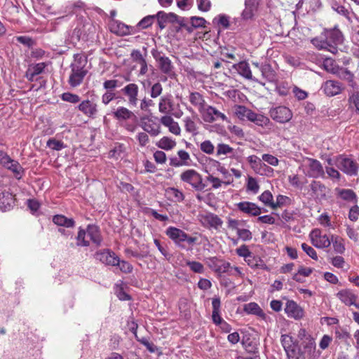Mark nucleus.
<instances>
[{
  "mask_svg": "<svg viewBox=\"0 0 359 359\" xmlns=\"http://www.w3.org/2000/svg\"><path fill=\"white\" fill-rule=\"evenodd\" d=\"M158 111L165 116H173L175 118H180L183 111L179 103H175L173 97L170 94L161 96L158 102Z\"/></svg>",
  "mask_w": 359,
  "mask_h": 359,
  "instance_id": "obj_3",
  "label": "nucleus"
},
{
  "mask_svg": "<svg viewBox=\"0 0 359 359\" xmlns=\"http://www.w3.org/2000/svg\"><path fill=\"white\" fill-rule=\"evenodd\" d=\"M189 100L192 105L196 107L200 111L204 109L205 100L199 93L192 92L189 95Z\"/></svg>",
  "mask_w": 359,
  "mask_h": 359,
  "instance_id": "obj_37",
  "label": "nucleus"
},
{
  "mask_svg": "<svg viewBox=\"0 0 359 359\" xmlns=\"http://www.w3.org/2000/svg\"><path fill=\"white\" fill-rule=\"evenodd\" d=\"M222 260V259H219L216 256L209 257L204 259L205 264L215 273H216L218 266Z\"/></svg>",
  "mask_w": 359,
  "mask_h": 359,
  "instance_id": "obj_50",
  "label": "nucleus"
},
{
  "mask_svg": "<svg viewBox=\"0 0 359 359\" xmlns=\"http://www.w3.org/2000/svg\"><path fill=\"white\" fill-rule=\"evenodd\" d=\"M311 189L317 198L320 200L326 198L328 189L320 182L313 181L311 184Z\"/></svg>",
  "mask_w": 359,
  "mask_h": 359,
  "instance_id": "obj_31",
  "label": "nucleus"
},
{
  "mask_svg": "<svg viewBox=\"0 0 359 359\" xmlns=\"http://www.w3.org/2000/svg\"><path fill=\"white\" fill-rule=\"evenodd\" d=\"M160 122L164 126L168 127L169 131L174 135H179L181 133L180 127L177 122L175 121L170 116H163Z\"/></svg>",
  "mask_w": 359,
  "mask_h": 359,
  "instance_id": "obj_29",
  "label": "nucleus"
},
{
  "mask_svg": "<svg viewBox=\"0 0 359 359\" xmlns=\"http://www.w3.org/2000/svg\"><path fill=\"white\" fill-rule=\"evenodd\" d=\"M334 193L337 197L347 202L356 203L358 197L352 189L335 188Z\"/></svg>",
  "mask_w": 359,
  "mask_h": 359,
  "instance_id": "obj_28",
  "label": "nucleus"
},
{
  "mask_svg": "<svg viewBox=\"0 0 359 359\" xmlns=\"http://www.w3.org/2000/svg\"><path fill=\"white\" fill-rule=\"evenodd\" d=\"M257 0H245V8L242 13V17L245 20L251 19L254 15V5Z\"/></svg>",
  "mask_w": 359,
  "mask_h": 359,
  "instance_id": "obj_43",
  "label": "nucleus"
},
{
  "mask_svg": "<svg viewBox=\"0 0 359 359\" xmlns=\"http://www.w3.org/2000/svg\"><path fill=\"white\" fill-rule=\"evenodd\" d=\"M86 62L83 56L79 54L74 55V62L70 65L71 73L68 80L71 87L76 88L82 83L88 73L85 68Z\"/></svg>",
  "mask_w": 359,
  "mask_h": 359,
  "instance_id": "obj_2",
  "label": "nucleus"
},
{
  "mask_svg": "<svg viewBox=\"0 0 359 359\" xmlns=\"http://www.w3.org/2000/svg\"><path fill=\"white\" fill-rule=\"evenodd\" d=\"M128 100L130 107H135L138 103L139 87L135 83H130L125 86L120 91Z\"/></svg>",
  "mask_w": 359,
  "mask_h": 359,
  "instance_id": "obj_11",
  "label": "nucleus"
},
{
  "mask_svg": "<svg viewBox=\"0 0 359 359\" xmlns=\"http://www.w3.org/2000/svg\"><path fill=\"white\" fill-rule=\"evenodd\" d=\"M344 36L338 26L325 28L320 35L311 39V43L318 50H324L337 54L338 47L343 44Z\"/></svg>",
  "mask_w": 359,
  "mask_h": 359,
  "instance_id": "obj_1",
  "label": "nucleus"
},
{
  "mask_svg": "<svg viewBox=\"0 0 359 359\" xmlns=\"http://www.w3.org/2000/svg\"><path fill=\"white\" fill-rule=\"evenodd\" d=\"M235 67L237 69L238 74L248 80H252L264 84V83L259 81L255 76H252V71L248 62L245 61L240 62L236 65Z\"/></svg>",
  "mask_w": 359,
  "mask_h": 359,
  "instance_id": "obj_26",
  "label": "nucleus"
},
{
  "mask_svg": "<svg viewBox=\"0 0 359 359\" xmlns=\"http://www.w3.org/2000/svg\"><path fill=\"white\" fill-rule=\"evenodd\" d=\"M206 20L202 17L193 16L187 18L186 26L184 27L189 32H192L194 28L205 27Z\"/></svg>",
  "mask_w": 359,
  "mask_h": 359,
  "instance_id": "obj_32",
  "label": "nucleus"
},
{
  "mask_svg": "<svg viewBox=\"0 0 359 359\" xmlns=\"http://www.w3.org/2000/svg\"><path fill=\"white\" fill-rule=\"evenodd\" d=\"M114 117L119 122L126 121L128 120H136L135 114L125 107H118L113 111Z\"/></svg>",
  "mask_w": 359,
  "mask_h": 359,
  "instance_id": "obj_21",
  "label": "nucleus"
},
{
  "mask_svg": "<svg viewBox=\"0 0 359 359\" xmlns=\"http://www.w3.org/2000/svg\"><path fill=\"white\" fill-rule=\"evenodd\" d=\"M288 359H304L303 352L301 351L300 347L297 345L294 348H292L285 351Z\"/></svg>",
  "mask_w": 359,
  "mask_h": 359,
  "instance_id": "obj_47",
  "label": "nucleus"
},
{
  "mask_svg": "<svg viewBox=\"0 0 359 359\" xmlns=\"http://www.w3.org/2000/svg\"><path fill=\"white\" fill-rule=\"evenodd\" d=\"M344 87L341 82L334 80H327L321 86L322 90L328 97H333L339 95Z\"/></svg>",
  "mask_w": 359,
  "mask_h": 359,
  "instance_id": "obj_13",
  "label": "nucleus"
},
{
  "mask_svg": "<svg viewBox=\"0 0 359 359\" xmlns=\"http://www.w3.org/2000/svg\"><path fill=\"white\" fill-rule=\"evenodd\" d=\"M313 272V269L311 268L300 266L298 269L297 273H295L293 276V279L296 281L301 282L302 280L299 278V276H303L304 277L309 276Z\"/></svg>",
  "mask_w": 359,
  "mask_h": 359,
  "instance_id": "obj_60",
  "label": "nucleus"
},
{
  "mask_svg": "<svg viewBox=\"0 0 359 359\" xmlns=\"http://www.w3.org/2000/svg\"><path fill=\"white\" fill-rule=\"evenodd\" d=\"M280 341L285 351L297 345L294 343L293 338L288 334H283L280 338Z\"/></svg>",
  "mask_w": 359,
  "mask_h": 359,
  "instance_id": "obj_51",
  "label": "nucleus"
},
{
  "mask_svg": "<svg viewBox=\"0 0 359 359\" xmlns=\"http://www.w3.org/2000/svg\"><path fill=\"white\" fill-rule=\"evenodd\" d=\"M156 18L158 21V25L161 29H163L165 27V25L168 22H177L181 27L186 26V22L187 21V18L180 17L174 13H166L164 11H158L156 15Z\"/></svg>",
  "mask_w": 359,
  "mask_h": 359,
  "instance_id": "obj_6",
  "label": "nucleus"
},
{
  "mask_svg": "<svg viewBox=\"0 0 359 359\" xmlns=\"http://www.w3.org/2000/svg\"><path fill=\"white\" fill-rule=\"evenodd\" d=\"M95 257L96 259L107 265L116 266L118 264V257L109 250L98 251L95 253Z\"/></svg>",
  "mask_w": 359,
  "mask_h": 359,
  "instance_id": "obj_16",
  "label": "nucleus"
},
{
  "mask_svg": "<svg viewBox=\"0 0 359 359\" xmlns=\"http://www.w3.org/2000/svg\"><path fill=\"white\" fill-rule=\"evenodd\" d=\"M87 237V232L84 229H81V227L79 228L78 235L76 236V245L78 246H83L86 247L90 245L89 241L86 239Z\"/></svg>",
  "mask_w": 359,
  "mask_h": 359,
  "instance_id": "obj_53",
  "label": "nucleus"
},
{
  "mask_svg": "<svg viewBox=\"0 0 359 359\" xmlns=\"http://www.w3.org/2000/svg\"><path fill=\"white\" fill-rule=\"evenodd\" d=\"M245 262L250 266L251 268H259L262 266V261L258 257L255 256L252 253L250 255V257H248L245 259Z\"/></svg>",
  "mask_w": 359,
  "mask_h": 359,
  "instance_id": "obj_62",
  "label": "nucleus"
},
{
  "mask_svg": "<svg viewBox=\"0 0 359 359\" xmlns=\"http://www.w3.org/2000/svg\"><path fill=\"white\" fill-rule=\"evenodd\" d=\"M14 203L13 196L8 192H3L0 194V210L5 212L10 210Z\"/></svg>",
  "mask_w": 359,
  "mask_h": 359,
  "instance_id": "obj_34",
  "label": "nucleus"
},
{
  "mask_svg": "<svg viewBox=\"0 0 359 359\" xmlns=\"http://www.w3.org/2000/svg\"><path fill=\"white\" fill-rule=\"evenodd\" d=\"M266 162L269 164L276 166L278 164V158H250V163L253 168L257 170V172L262 174L263 172H266L269 168L264 163V167L262 168V161Z\"/></svg>",
  "mask_w": 359,
  "mask_h": 359,
  "instance_id": "obj_19",
  "label": "nucleus"
},
{
  "mask_svg": "<svg viewBox=\"0 0 359 359\" xmlns=\"http://www.w3.org/2000/svg\"><path fill=\"white\" fill-rule=\"evenodd\" d=\"M229 17L225 14H219L214 18L212 22L219 27L226 29L230 26Z\"/></svg>",
  "mask_w": 359,
  "mask_h": 359,
  "instance_id": "obj_42",
  "label": "nucleus"
},
{
  "mask_svg": "<svg viewBox=\"0 0 359 359\" xmlns=\"http://www.w3.org/2000/svg\"><path fill=\"white\" fill-rule=\"evenodd\" d=\"M285 312L289 318L295 320H300L304 316V309L293 300L287 302Z\"/></svg>",
  "mask_w": 359,
  "mask_h": 359,
  "instance_id": "obj_15",
  "label": "nucleus"
},
{
  "mask_svg": "<svg viewBox=\"0 0 359 359\" xmlns=\"http://www.w3.org/2000/svg\"><path fill=\"white\" fill-rule=\"evenodd\" d=\"M167 198L173 202H182L184 199L183 193L179 189L174 187H169L165 190Z\"/></svg>",
  "mask_w": 359,
  "mask_h": 359,
  "instance_id": "obj_38",
  "label": "nucleus"
},
{
  "mask_svg": "<svg viewBox=\"0 0 359 359\" xmlns=\"http://www.w3.org/2000/svg\"><path fill=\"white\" fill-rule=\"evenodd\" d=\"M151 53L158 62L161 72L171 77L174 74V67L170 58L157 49H152Z\"/></svg>",
  "mask_w": 359,
  "mask_h": 359,
  "instance_id": "obj_5",
  "label": "nucleus"
},
{
  "mask_svg": "<svg viewBox=\"0 0 359 359\" xmlns=\"http://www.w3.org/2000/svg\"><path fill=\"white\" fill-rule=\"evenodd\" d=\"M252 65L261 74L262 79L265 81L274 82L276 81V72L269 63L252 61Z\"/></svg>",
  "mask_w": 359,
  "mask_h": 359,
  "instance_id": "obj_10",
  "label": "nucleus"
},
{
  "mask_svg": "<svg viewBox=\"0 0 359 359\" xmlns=\"http://www.w3.org/2000/svg\"><path fill=\"white\" fill-rule=\"evenodd\" d=\"M141 126L145 132L152 136H157L161 132L159 123L149 117L142 118Z\"/></svg>",
  "mask_w": 359,
  "mask_h": 359,
  "instance_id": "obj_20",
  "label": "nucleus"
},
{
  "mask_svg": "<svg viewBox=\"0 0 359 359\" xmlns=\"http://www.w3.org/2000/svg\"><path fill=\"white\" fill-rule=\"evenodd\" d=\"M244 311L248 314H253L259 317L264 316L260 306L255 302H250L244 305Z\"/></svg>",
  "mask_w": 359,
  "mask_h": 359,
  "instance_id": "obj_41",
  "label": "nucleus"
},
{
  "mask_svg": "<svg viewBox=\"0 0 359 359\" xmlns=\"http://www.w3.org/2000/svg\"><path fill=\"white\" fill-rule=\"evenodd\" d=\"M1 163L6 168L10 170L15 178L19 180L22 177L24 170L20 164L13 158H1Z\"/></svg>",
  "mask_w": 359,
  "mask_h": 359,
  "instance_id": "obj_18",
  "label": "nucleus"
},
{
  "mask_svg": "<svg viewBox=\"0 0 359 359\" xmlns=\"http://www.w3.org/2000/svg\"><path fill=\"white\" fill-rule=\"evenodd\" d=\"M239 210L252 216H258L262 212V209L254 203L243 201L237 204Z\"/></svg>",
  "mask_w": 359,
  "mask_h": 359,
  "instance_id": "obj_22",
  "label": "nucleus"
},
{
  "mask_svg": "<svg viewBox=\"0 0 359 359\" xmlns=\"http://www.w3.org/2000/svg\"><path fill=\"white\" fill-rule=\"evenodd\" d=\"M187 266H188L190 270L196 273H203L205 272L204 266L199 262L196 261H187Z\"/></svg>",
  "mask_w": 359,
  "mask_h": 359,
  "instance_id": "obj_54",
  "label": "nucleus"
},
{
  "mask_svg": "<svg viewBox=\"0 0 359 359\" xmlns=\"http://www.w3.org/2000/svg\"><path fill=\"white\" fill-rule=\"evenodd\" d=\"M290 86L287 82H280L276 85V90L278 95L285 96L290 93Z\"/></svg>",
  "mask_w": 359,
  "mask_h": 359,
  "instance_id": "obj_63",
  "label": "nucleus"
},
{
  "mask_svg": "<svg viewBox=\"0 0 359 359\" xmlns=\"http://www.w3.org/2000/svg\"><path fill=\"white\" fill-rule=\"evenodd\" d=\"M110 157H123L126 156V147L123 144L116 143L110 150Z\"/></svg>",
  "mask_w": 359,
  "mask_h": 359,
  "instance_id": "obj_49",
  "label": "nucleus"
},
{
  "mask_svg": "<svg viewBox=\"0 0 359 359\" xmlns=\"http://www.w3.org/2000/svg\"><path fill=\"white\" fill-rule=\"evenodd\" d=\"M339 168L345 173L349 175L357 174L358 165L353 158H340Z\"/></svg>",
  "mask_w": 359,
  "mask_h": 359,
  "instance_id": "obj_23",
  "label": "nucleus"
},
{
  "mask_svg": "<svg viewBox=\"0 0 359 359\" xmlns=\"http://www.w3.org/2000/svg\"><path fill=\"white\" fill-rule=\"evenodd\" d=\"M337 297L346 306L355 304L358 296L355 294L351 290H341L337 293Z\"/></svg>",
  "mask_w": 359,
  "mask_h": 359,
  "instance_id": "obj_27",
  "label": "nucleus"
},
{
  "mask_svg": "<svg viewBox=\"0 0 359 359\" xmlns=\"http://www.w3.org/2000/svg\"><path fill=\"white\" fill-rule=\"evenodd\" d=\"M203 118L205 122L212 123L217 120L227 121L226 115L215 107L208 106L203 113Z\"/></svg>",
  "mask_w": 359,
  "mask_h": 359,
  "instance_id": "obj_17",
  "label": "nucleus"
},
{
  "mask_svg": "<svg viewBox=\"0 0 359 359\" xmlns=\"http://www.w3.org/2000/svg\"><path fill=\"white\" fill-rule=\"evenodd\" d=\"M201 163L205 164V170L209 173L217 170L220 168V163L213 158H201Z\"/></svg>",
  "mask_w": 359,
  "mask_h": 359,
  "instance_id": "obj_45",
  "label": "nucleus"
},
{
  "mask_svg": "<svg viewBox=\"0 0 359 359\" xmlns=\"http://www.w3.org/2000/svg\"><path fill=\"white\" fill-rule=\"evenodd\" d=\"M331 243H332L333 249L336 253L338 254H344L346 248L344 245V240L337 236V235H331Z\"/></svg>",
  "mask_w": 359,
  "mask_h": 359,
  "instance_id": "obj_40",
  "label": "nucleus"
},
{
  "mask_svg": "<svg viewBox=\"0 0 359 359\" xmlns=\"http://www.w3.org/2000/svg\"><path fill=\"white\" fill-rule=\"evenodd\" d=\"M77 109L86 116L91 118H95L98 112L97 104L90 100L81 102Z\"/></svg>",
  "mask_w": 359,
  "mask_h": 359,
  "instance_id": "obj_14",
  "label": "nucleus"
},
{
  "mask_svg": "<svg viewBox=\"0 0 359 359\" xmlns=\"http://www.w3.org/2000/svg\"><path fill=\"white\" fill-rule=\"evenodd\" d=\"M233 266H231V264L224 259H222L218 266L217 273L218 276H221L222 273H228L229 275L230 269H232Z\"/></svg>",
  "mask_w": 359,
  "mask_h": 359,
  "instance_id": "obj_59",
  "label": "nucleus"
},
{
  "mask_svg": "<svg viewBox=\"0 0 359 359\" xmlns=\"http://www.w3.org/2000/svg\"><path fill=\"white\" fill-rule=\"evenodd\" d=\"M324 69L331 74H335L339 68L336 62L331 58H326L323 63Z\"/></svg>",
  "mask_w": 359,
  "mask_h": 359,
  "instance_id": "obj_48",
  "label": "nucleus"
},
{
  "mask_svg": "<svg viewBox=\"0 0 359 359\" xmlns=\"http://www.w3.org/2000/svg\"><path fill=\"white\" fill-rule=\"evenodd\" d=\"M259 199L266 206L273 209V195L269 191H264L259 196Z\"/></svg>",
  "mask_w": 359,
  "mask_h": 359,
  "instance_id": "obj_57",
  "label": "nucleus"
},
{
  "mask_svg": "<svg viewBox=\"0 0 359 359\" xmlns=\"http://www.w3.org/2000/svg\"><path fill=\"white\" fill-rule=\"evenodd\" d=\"M185 130L195 136L198 134V128L195 121V117L187 116L183 119Z\"/></svg>",
  "mask_w": 359,
  "mask_h": 359,
  "instance_id": "obj_39",
  "label": "nucleus"
},
{
  "mask_svg": "<svg viewBox=\"0 0 359 359\" xmlns=\"http://www.w3.org/2000/svg\"><path fill=\"white\" fill-rule=\"evenodd\" d=\"M157 145L159 148L165 150H169L172 149L176 145V143L170 138L168 137H163L159 140Z\"/></svg>",
  "mask_w": 359,
  "mask_h": 359,
  "instance_id": "obj_56",
  "label": "nucleus"
},
{
  "mask_svg": "<svg viewBox=\"0 0 359 359\" xmlns=\"http://www.w3.org/2000/svg\"><path fill=\"white\" fill-rule=\"evenodd\" d=\"M311 243L317 248L324 249L330 246L331 237L323 234L319 229H314L309 234Z\"/></svg>",
  "mask_w": 359,
  "mask_h": 359,
  "instance_id": "obj_12",
  "label": "nucleus"
},
{
  "mask_svg": "<svg viewBox=\"0 0 359 359\" xmlns=\"http://www.w3.org/2000/svg\"><path fill=\"white\" fill-rule=\"evenodd\" d=\"M308 165L310 168V176L313 177H318L323 173V166L316 159L308 158Z\"/></svg>",
  "mask_w": 359,
  "mask_h": 359,
  "instance_id": "obj_35",
  "label": "nucleus"
},
{
  "mask_svg": "<svg viewBox=\"0 0 359 359\" xmlns=\"http://www.w3.org/2000/svg\"><path fill=\"white\" fill-rule=\"evenodd\" d=\"M110 31L119 36H126L131 33V27L124 23L112 20L109 25Z\"/></svg>",
  "mask_w": 359,
  "mask_h": 359,
  "instance_id": "obj_25",
  "label": "nucleus"
},
{
  "mask_svg": "<svg viewBox=\"0 0 359 359\" xmlns=\"http://www.w3.org/2000/svg\"><path fill=\"white\" fill-rule=\"evenodd\" d=\"M212 319L216 325H219L224 320L220 316L221 301L219 297H214L212 299Z\"/></svg>",
  "mask_w": 359,
  "mask_h": 359,
  "instance_id": "obj_30",
  "label": "nucleus"
},
{
  "mask_svg": "<svg viewBox=\"0 0 359 359\" xmlns=\"http://www.w3.org/2000/svg\"><path fill=\"white\" fill-rule=\"evenodd\" d=\"M271 118L280 123H285L290 121L292 118V111L285 106H277L272 107L269 110Z\"/></svg>",
  "mask_w": 359,
  "mask_h": 359,
  "instance_id": "obj_9",
  "label": "nucleus"
},
{
  "mask_svg": "<svg viewBox=\"0 0 359 359\" xmlns=\"http://www.w3.org/2000/svg\"><path fill=\"white\" fill-rule=\"evenodd\" d=\"M55 224L67 228L74 227L75 222L72 218H67L62 215H56L53 218Z\"/></svg>",
  "mask_w": 359,
  "mask_h": 359,
  "instance_id": "obj_36",
  "label": "nucleus"
},
{
  "mask_svg": "<svg viewBox=\"0 0 359 359\" xmlns=\"http://www.w3.org/2000/svg\"><path fill=\"white\" fill-rule=\"evenodd\" d=\"M46 147L52 150L60 151L65 147V145L61 140L50 138L46 142Z\"/></svg>",
  "mask_w": 359,
  "mask_h": 359,
  "instance_id": "obj_52",
  "label": "nucleus"
},
{
  "mask_svg": "<svg viewBox=\"0 0 359 359\" xmlns=\"http://www.w3.org/2000/svg\"><path fill=\"white\" fill-rule=\"evenodd\" d=\"M201 224L208 229L218 230L223 224V221L215 214L212 212L201 213L198 216Z\"/></svg>",
  "mask_w": 359,
  "mask_h": 359,
  "instance_id": "obj_7",
  "label": "nucleus"
},
{
  "mask_svg": "<svg viewBox=\"0 0 359 359\" xmlns=\"http://www.w3.org/2000/svg\"><path fill=\"white\" fill-rule=\"evenodd\" d=\"M87 237H88L93 243L97 246H100L102 243V237L97 226L94 225H88L86 229Z\"/></svg>",
  "mask_w": 359,
  "mask_h": 359,
  "instance_id": "obj_33",
  "label": "nucleus"
},
{
  "mask_svg": "<svg viewBox=\"0 0 359 359\" xmlns=\"http://www.w3.org/2000/svg\"><path fill=\"white\" fill-rule=\"evenodd\" d=\"M60 98L62 100L72 104H77L81 101V98L78 95L69 92L63 93L60 95Z\"/></svg>",
  "mask_w": 359,
  "mask_h": 359,
  "instance_id": "obj_55",
  "label": "nucleus"
},
{
  "mask_svg": "<svg viewBox=\"0 0 359 359\" xmlns=\"http://www.w3.org/2000/svg\"><path fill=\"white\" fill-rule=\"evenodd\" d=\"M335 74L341 79L346 80L349 82L353 81V74L346 68L339 67Z\"/></svg>",
  "mask_w": 359,
  "mask_h": 359,
  "instance_id": "obj_58",
  "label": "nucleus"
},
{
  "mask_svg": "<svg viewBox=\"0 0 359 359\" xmlns=\"http://www.w3.org/2000/svg\"><path fill=\"white\" fill-rule=\"evenodd\" d=\"M181 180L189 184L196 191H202L205 185L203 183L202 177L194 170H188L181 174Z\"/></svg>",
  "mask_w": 359,
  "mask_h": 359,
  "instance_id": "obj_8",
  "label": "nucleus"
},
{
  "mask_svg": "<svg viewBox=\"0 0 359 359\" xmlns=\"http://www.w3.org/2000/svg\"><path fill=\"white\" fill-rule=\"evenodd\" d=\"M201 150L208 154H213L215 151V147L210 140H205L200 145Z\"/></svg>",
  "mask_w": 359,
  "mask_h": 359,
  "instance_id": "obj_64",
  "label": "nucleus"
},
{
  "mask_svg": "<svg viewBox=\"0 0 359 359\" xmlns=\"http://www.w3.org/2000/svg\"><path fill=\"white\" fill-rule=\"evenodd\" d=\"M163 92V86L159 82H156L151 86L149 95L151 98L155 99L159 97Z\"/></svg>",
  "mask_w": 359,
  "mask_h": 359,
  "instance_id": "obj_61",
  "label": "nucleus"
},
{
  "mask_svg": "<svg viewBox=\"0 0 359 359\" xmlns=\"http://www.w3.org/2000/svg\"><path fill=\"white\" fill-rule=\"evenodd\" d=\"M349 108L359 114V91L352 92L348 97Z\"/></svg>",
  "mask_w": 359,
  "mask_h": 359,
  "instance_id": "obj_46",
  "label": "nucleus"
},
{
  "mask_svg": "<svg viewBox=\"0 0 359 359\" xmlns=\"http://www.w3.org/2000/svg\"><path fill=\"white\" fill-rule=\"evenodd\" d=\"M165 235L171 239L174 243L181 248H184V243L193 245L197 241V238L189 236L183 230L174 226H169L165 230Z\"/></svg>",
  "mask_w": 359,
  "mask_h": 359,
  "instance_id": "obj_4",
  "label": "nucleus"
},
{
  "mask_svg": "<svg viewBox=\"0 0 359 359\" xmlns=\"http://www.w3.org/2000/svg\"><path fill=\"white\" fill-rule=\"evenodd\" d=\"M332 9L335 11L338 14L344 16L349 22H352L351 13L344 6L340 5L337 3H334L332 6Z\"/></svg>",
  "mask_w": 359,
  "mask_h": 359,
  "instance_id": "obj_44",
  "label": "nucleus"
},
{
  "mask_svg": "<svg viewBox=\"0 0 359 359\" xmlns=\"http://www.w3.org/2000/svg\"><path fill=\"white\" fill-rule=\"evenodd\" d=\"M46 67V64L45 62H39L29 66L25 73V77L30 82L36 81L37 79L35 77L43 73Z\"/></svg>",
  "mask_w": 359,
  "mask_h": 359,
  "instance_id": "obj_24",
  "label": "nucleus"
}]
</instances>
